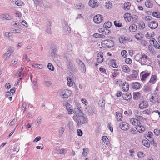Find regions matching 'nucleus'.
I'll return each mask as SVG.
<instances>
[{
  "label": "nucleus",
  "mask_w": 160,
  "mask_h": 160,
  "mask_svg": "<svg viewBox=\"0 0 160 160\" xmlns=\"http://www.w3.org/2000/svg\"><path fill=\"white\" fill-rule=\"evenodd\" d=\"M139 28L140 29H143L145 28V24L143 22H141L139 23Z\"/></svg>",
  "instance_id": "3c124183"
},
{
  "label": "nucleus",
  "mask_w": 160,
  "mask_h": 160,
  "mask_svg": "<svg viewBox=\"0 0 160 160\" xmlns=\"http://www.w3.org/2000/svg\"><path fill=\"white\" fill-rule=\"evenodd\" d=\"M97 111L96 108L94 106H92L91 108V114H96Z\"/></svg>",
  "instance_id": "79ce46f5"
},
{
  "label": "nucleus",
  "mask_w": 160,
  "mask_h": 160,
  "mask_svg": "<svg viewBox=\"0 0 160 160\" xmlns=\"http://www.w3.org/2000/svg\"><path fill=\"white\" fill-rule=\"evenodd\" d=\"M71 94V91L68 89H64L61 91L60 95L63 98H66L70 96Z\"/></svg>",
  "instance_id": "20e7f679"
},
{
  "label": "nucleus",
  "mask_w": 160,
  "mask_h": 160,
  "mask_svg": "<svg viewBox=\"0 0 160 160\" xmlns=\"http://www.w3.org/2000/svg\"><path fill=\"white\" fill-rule=\"evenodd\" d=\"M136 129L139 132H144L145 130V128L143 126L142 128H138V127H136Z\"/></svg>",
  "instance_id": "7c9ffc66"
},
{
  "label": "nucleus",
  "mask_w": 160,
  "mask_h": 160,
  "mask_svg": "<svg viewBox=\"0 0 160 160\" xmlns=\"http://www.w3.org/2000/svg\"><path fill=\"white\" fill-rule=\"evenodd\" d=\"M157 78V77L156 75L152 76L149 81V82L150 83H153L156 80Z\"/></svg>",
  "instance_id": "c85d7f7f"
},
{
  "label": "nucleus",
  "mask_w": 160,
  "mask_h": 160,
  "mask_svg": "<svg viewBox=\"0 0 160 160\" xmlns=\"http://www.w3.org/2000/svg\"><path fill=\"white\" fill-rule=\"evenodd\" d=\"M102 139L103 141L105 142V143H106V144H108V137L105 136H103L102 137Z\"/></svg>",
  "instance_id": "13d9d810"
},
{
  "label": "nucleus",
  "mask_w": 160,
  "mask_h": 160,
  "mask_svg": "<svg viewBox=\"0 0 160 160\" xmlns=\"http://www.w3.org/2000/svg\"><path fill=\"white\" fill-rule=\"evenodd\" d=\"M116 114L117 116V120L118 121H122V116L121 113L119 112H116Z\"/></svg>",
  "instance_id": "6ab92c4d"
},
{
  "label": "nucleus",
  "mask_w": 160,
  "mask_h": 160,
  "mask_svg": "<svg viewBox=\"0 0 160 160\" xmlns=\"http://www.w3.org/2000/svg\"><path fill=\"white\" fill-rule=\"evenodd\" d=\"M72 61H71L67 62V65L68 68L71 70H72L73 69V68Z\"/></svg>",
  "instance_id": "a878e982"
},
{
  "label": "nucleus",
  "mask_w": 160,
  "mask_h": 160,
  "mask_svg": "<svg viewBox=\"0 0 160 160\" xmlns=\"http://www.w3.org/2000/svg\"><path fill=\"white\" fill-rule=\"evenodd\" d=\"M98 6V4L97 0H91V7L93 8Z\"/></svg>",
  "instance_id": "393cba45"
},
{
  "label": "nucleus",
  "mask_w": 160,
  "mask_h": 160,
  "mask_svg": "<svg viewBox=\"0 0 160 160\" xmlns=\"http://www.w3.org/2000/svg\"><path fill=\"white\" fill-rule=\"evenodd\" d=\"M43 84L45 87H48L51 85L52 82L51 81L45 80L43 82Z\"/></svg>",
  "instance_id": "aec40b11"
},
{
  "label": "nucleus",
  "mask_w": 160,
  "mask_h": 160,
  "mask_svg": "<svg viewBox=\"0 0 160 160\" xmlns=\"http://www.w3.org/2000/svg\"><path fill=\"white\" fill-rule=\"evenodd\" d=\"M78 135V136H81L82 135V132L81 129H78L77 130Z\"/></svg>",
  "instance_id": "774afa93"
},
{
  "label": "nucleus",
  "mask_w": 160,
  "mask_h": 160,
  "mask_svg": "<svg viewBox=\"0 0 160 160\" xmlns=\"http://www.w3.org/2000/svg\"><path fill=\"white\" fill-rule=\"evenodd\" d=\"M12 31L13 33H19L20 32V30L19 29H13L12 30Z\"/></svg>",
  "instance_id": "338daca9"
},
{
  "label": "nucleus",
  "mask_w": 160,
  "mask_h": 160,
  "mask_svg": "<svg viewBox=\"0 0 160 160\" xmlns=\"http://www.w3.org/2000/svg\"><path fill=\"white\" fill-rule=\"evenodd\" d=\"M140 86V84L138 82H135L132 85V88L134 89H138Z\"/></svg>",
  "instance_id": "b1692460"
},
{
  "label": "nucleus",
  "mask_w": 160,
  "mask_h": 160,
  "mask_svg": "<svg viewBox=\"0 0 160 160\" xmlns=\"http://www.w3.org/2000/svg\"><path fill=\"white\" fill-rule=\"evenodd\" d=\"M114 72H112V75L113 77H115L118 74L117 72V71H121L120 70H118V69H114Z\"/></svg>",
  "instance_id": "8fccbe9b"
},
{
  "label": "nucleus",
  "mask_w": 160,
  "mask_h": 160,
  "mask_svg": "<svg viewBox=\"0 0 160 160\" xmlns=\"http://www.w3.org/2000/svg\"><path fill=\"white\" fill-rule=\"evenodd\" d=\"M83 116L84 117H83V118L80 117L78 119H79L78 122H79V121H81V122H82L80 124L79 123L78 121L75 122L77 123L78 126L79 127H80L82 124H85L88 122V119L85 115Z\"/></svg>",
  "instance_id": "423d86ee"
},
{
  "label": "nucleus",
  "mask_w": 160,
  "mask_h": 160,
  "mask_svg": "<svg viewBox=\"0 0 160 160\" xmlns=\"http://www.w3.org/2000/svg\"><path fill=\"white\" fill-rule=\"evenodd\" d=\"M66 107L67 110L68 111V114H71L74 112L73 109L72 105L68 103L66 104Z\"/></svg>",
  "instance_id": "9b49d317"
},
{
  "label": "nucleus",
  "mask_w": 160,
  "mask_h": 160,
  "mask_svg": "<svg viewBox=\"0 0 160 160\" xmlns=\"http://www.w3.org/2000/svg\"><path fill=\"white\" fill-rule=\"evenodd\" d=\"M77 63L79 65V68L82 72H85L86 71V67L84 63L79 59H76Z\"/></svg>",
  "instance_id": "39448f33"
},
{
  "label": "nucleus",
  "mask_w": 160,
  "mask_h": 160,
  "mask_svg": "<svg viewBox=\"0 0 160 160\" xmlns=\"http://www.w3.org/2000/svg\"><path fill=\"white\" fill-rule=\"evenodd\" d=\"M114 25L116 27L118 28H120L122 26V24L116 21H114Z\"/></svg>",
  "instance_id": "4d7b16f0"
},
{
  "label": "nucleus",
  "mask_w": 160,
  "mask_h": 160,
  "mask_svg": "<svg viewBox=\"0 0 160 160\" xmlns=\"http://www.w3.org/2000/svg\"><path fill=\"white\" fill-rule=\"evenodd\" d=\"M140 96V93L138 92L134 93L133 95V99L134 100H138L139 96Z\"/></svg>",
  "instance_id": "473e14b6"
},
{
  "label": "nucleus",
  "mask_w": 160,
  "mask_h": 160,
  "mask_svg": "<svg viewBox=\"0 0 160 160\" xmlns=\"http://www.w3.org/2000/svg\"><path fill=\"white\" fill-rule=\"evenodd\" d=\"M122 97L124 99L128 100L131 98L132 96L130 93L126 92L122 94Z\"/></svg>",
  "instance_id": "f8f14e48"
},
{
  "label": "nucleus",
  "mask_w": 160,
  "mask_h": 160,
  "mask_svg": "<svg viewBox=\"0 0 160 160\" xmlns=\"http://www.w3.org/2000/svg\"><path fill=\"white\" fill-rule=\"evenodd\" d=\"M10 17L9 15L8 14H3L1 17V18L3 20H9L8 18Z\"/></svg>",
  "instance_id": "f704fd0d"
},
{
  "label": "nucleus",
  "mask_w": 160,
  "mask_h": 160,
  "mask_svg": "<svg viewBox=\"0 0 160 160\" xmlns=\"http://www.w3.org/2000/svg\"><path fill=\"white\" fill-rule=\"evenodd\" d=\"M55 152L57 153L62 154H65L66 153V151L64 149H60L59 147H57L55 149Z\"/></svg>",
  "instance_id": "2eb2a0df"
},
{
  "label": "nucleus",
  "mask_w": 160,
  "mask_h": 160,
  "mask_svg": "<svg viewBox=\"0 0 160 160\" xmlns=\"http://www.w3.org/2000/svg\"><path fill=\"white\" fill-rule=\"evenodd\" d=\"M125 62L127 64H130L132 62V60L129 58H127L125 59Z\"/></svg>",
  "instance_id": "0e129e2a"
},
{
  "label": "nucleus",
  "mask_w": 160,
  "mask_h": 160,
  "mask_svg": "<svg viewBox=\"0 0 160 160\" xmlns=\"http://www.w3.org/2000/svg\"><path fill=\"white\" fill-rule=\"evenodd\" d=\"M145 6L148 8L152 7V4L150 2V1H146L145 3Z\"/></svg>",
  "instance_id": "603ef678"
},
{
  "label": "nucleus",
  "mask_w": 160,
  "mask_h": 160,
  "mask_svg": "<svg viewBox=\"0 0 160 160\" xmlns=\"http://www.w3.org/2000/svg\"><path fill=\"white\" fill-rule=\"evenodd\" d=\"M152 16L158 18H160V13L159 12H153L152 13Z\"/></svg>",
  "instance_id": "de8ad7c7"
},
{
  "label": "nucleus",
  "mask_w": 160,
  "mask_h": 160,
  "mask_svg": "<svg viewBox=\"0 0 160 160\" xmlns=\"http://www.w3.org/2000/svg\"><path fill=\"white\" fill-rule=\"evenodd\" d=\"M13 51L14 49L12 47H9L8 51L4 55V58L5 59V60L9 58Z\"/></svg>",
  "instance_id": "6e6552de"
},
{
  "label": "nucleus",
  "mask_w": 160,
  "mask_h": 160,
  "mask_svg": "<svg viewBox=\"0 0 160 160\" xmlns=\"http://www.w3.org/2000/svg\"><path fill=\"white\" fill-rule=\"evenodd\" d=\"M137 29V26L136 25L134 24L131 26L129 28V30L131 32H135Z\"/></svg>",
  "instance_id": "5701e85b"
},
{
  "label": "nucleus",
  "mask_w": 160,
  "mask_h": 160,
  "mask_svg": "<svg viewBox=\"0 0 160 160\" xmlns=\"http://www.w3.org/2000/svg\"><path fill=\"white\" fill-rule=\"evenodd\" d=\"M33 66L35 68L40 69L42 67V65L39 64H35V65H33Z\"/></svg>",
  "instance_id": "e2e57ef3"
},
{
  "label": "nucleus",
  "mask_w": 160,
  "mask_h": 160,
  "mask_svg": "<svg viewBox=\"0 0 160 160\" xmlns=\"http://www.w3.org/2000/svg\"><path fill=\"white\" fill-rule=\"evenodd\" d=\"M18 60L16 58L13 59L11 62V64L13 66L15 65L18 62Z\"/></svg>",
  "instance_id": "6e6d98bb"
},
{
  "label": "nucleus",
  "mask_w": 160,
  "mask_h": 160,
  "mask_svg": "<svg viewBox=\"0 0 160 160\" xmlns=\"http://www.w3.org/2000/svg\"><path fill=\"white\" fill-rule=\"evenodd\" d=\"M47 24L48 26H49L48 28H47L46 30V32L48 33H50L51 31V23L50 22H47Z\"/></svg>",
  "instance_id": "c03bdc74"
},
{
  "label": "nucleus",
  "mask_w": 160,
  "mask_h": 160,
  "mask_svg": "<svg viewBox=\"0 0 160 160\" xmlns=\"http://www.w3.org/2000/svg\"><path fill=\"white\" fill-rule=\"evenodd\" d=\"M150 74V73H147L144 74L142 75V77L141 78V80L142 81H144L146 79V78Z\"/></svg>",
  "instance_id": "a19ab883"
},
{
  "label": "nucleus",
  "mask_w": 160,
  "mask_h": 160,
  "mask_svg": "<svg viewBox=\"0 0 160 160\" xmlns=\"http://www.w3.org/2000/svg\"><path fill=\"white\" fill-rule=\"evenodd\" d=\"M139 107L142 109L146 108L148 106V103L146 101H142L139 104Z\"/></svg>",
  "instance_id": "4468645a"
},
{
  "label": "nucleus",
  "mask_w": 160,
  "mask_h": 160,
  "mask_svg": "<svg viewBox=\"0 0 160 160\" xmlns=\"http://www.w3.org/2000/svg\"><path fill=\"white\" fill-rule=\"evenodd\" d=\"M89 152V150L88 149L86 148H83L82 155L85 157L87 155V152Z\"/></svg>",
  "instance_id": "49530a36"
},
{
  "label": "nucleus",
  "mask_w": 160,
  "mask_h": 160,
  "mask_svg": "<svg viewBox=\"0 0 160 160\" xmlns=\"http://www.w3.org/2000/svg\"><path fill=\"white\" fill-rule=\"evenodd\" d=\"M104 36L103 35L99 33H94L93 37L95 38H102Z\"/></svg>",
  "instance_id": "c756f323"
},
{
  "label": "nucleus",
  "mask_w": 160,
  "mask_h": 160,
  "mask_svg": "<svg viewBox=\"0 0 160 160\" xmlns=\"http://www.w3.org/2000/svg\"><path fill=\"white\" fill-rule=\"evenodd\" d=\"M132 77L134 78H136L138 74L137 71L135 70H132Z\"/></svg>",
  "instance_id": "72a5a7b5"
},
{
  "label": "nucleus",
  "mask_w": 160,
  "mask_h": 160,
  "mask_svg": "<svg viewBox=\"0 0 160 160\" xmlns=\"http://www.w3.org/2000/svg\"><path fill=\"white\" fill-rule=\"evenodd\" d=\"M63 117L64 116L62 114H59L56 117V118L59 119H62L63 118Z\"/></svg>",
  "instance_id": "69168bd1"
},
{
  "label": "nucleus",
  "mask_w": 160,
  "mask_h": 160,
  "mask_svg": "<svg viewBox=\"0 0 160 160\" xmlns=\"http://www.w3.org/2000/svg\"><path fill=\"white\" fill-rule=\"evenodd\" d=\"M48 68L49 69L52 71H53L54 70L53 66L51 63H48Z\"/></svg>",
  "instance_id": "09e8293b"
},
{
  "label": "nucleus",
  "mask_w": 160,
  "mask_h": 160,
  "mask_svg": "<svg viewBox=\"0 0 160 160\" xmlns=\"http://www.w3.org/2000/svg\"><path fill=\"white\" fill-rule=\"evenodd\" d=\"M68 126L69 129L70 130H72L73 128V123L72 121H69L68 124Z\"/></svg>",
  "instance_id": "4c0bfd02"
},
{
  "label": "nucleus",
  "mask_w": 160,
  "mask_h": 160,
  "mask_svg": "<svg viewBox=\"0 0 160 160\" xmlns=\"http://www.w3.org/2000/svg\"><path fill=\"white\" fill-rule=\"evenodd\" d=\"M19 150V146L18 144H16L14 147L13 151L16 153L18 152Z\"/></svg>",
  "instance_id": "e433bc0d"
},
{
  "label": "nucleus",
  "mask_w": 160,
  "mask_h": 160,
  "mask_svg": "<svg viewBox=\"0 0 160 160\" xmlns=\"http://www.w3.org/2000/svg\"><path fill=\"white\" fill-rule=\"evenodd\" d=\"M103 20V17L102 15L98 14L93 18V21L96 23L99 24L102 22Z\"/></svg>",
  "instance_id": "0eeeda50"
},
{
  "label": "nucleus",
  "mask_w": 160,
  "mask_h": 160,
  "mask_svg": "<svg viewBox=\"0 0 160 160\" xmlns=\"http://www.w3.org/2000/svg\"><path fill=\"white\" fill-rule=\"evenodd\" d=\"M120 128L123 130H127L129 127V124L125 122H121L119 125Z\"/></svg>",
  "instance_id": "1a4fd4ad"
},
{
  "label": "nucleus",
  "mask_w": 160,
  "mask_h": 160,
  "mask_svg": "<svg viewBox=\"0 0 160 160\" xmlns=\"http://www.w3.org/2000/svg\"><path fill=\"white\" fill-rule=\"evenodd\" d=\"M129 39L127 37H121L120 39V41H121L123 42H126V41H129Z\"/></svg>",
  "instance_id": "2f4dec72"
},
{
  "label": "nucleus",
  "mask_w": 160,
  "mask_h": 160,
  "mask_svg": "<svg viewBox=\"0 0 160 160\" xmlns=\"http://www.w3.org/2000/svg\"><path fill=\"white\" fill-rule=\"evenodd\" d=\"M142 120H139V119L137 123V125L136 126V127H138V128H142V125L141 124V121Z\"/></svg>",
  "instance_id": "680f3d73"
},
{
  "label": "nucleus",
  "mask_w": 160,
  "mask_h": 160,
  "mask_svg": "<svg viewBox=\"0 0 160 160\" xmlns=\"http://www.w3.org/2000/svg\"><path fill=\"white\" fill-rule=\"evenodd\" d=\"M148 27L152 29H155L158 26V23L155 21H153L148 23Z\"/></svg>",
  "instance_id": "ddd939ff"
},
{
  "label": "nucleus",
  "mask_w": 160,
  "mask_h": 160,
  "mask_svg": "<svg viewBox=\"0 0 160 160\" xmlns=\"http://www.w3.org/2000/svg\"><path fill=\"white\" fill-rule=\"evenodd\" d=\"M127 15H128V16L125 17V20L126 22H129L131 19V15L130 14H128H128Z\"/></svg>",
  "instance_id": "58836bf2"
},
{
  "label": "nucleus",
  "mask_w": 160,
  "mask_h": 160,
  "mask_svg": "<svg viewBox=\"0 0 160 160\" xmlns=\"http://www.w3.org/2000/svg\"><path fill=\"white\" fill-rule=\"evenodd\" d=\"M114 42L111 40H105L101 42L102 47L105 48H111L114 45Z\"/></svg>",
  "instance_id": "7ed1b4c3"
},
{
  "label": "nucleus",
  "mask_w": 160,
  "mask_h": 160,
  "mask_svg": "<svg viewBox=\"0 0 160 160\" xmlns=\"http://www.w3.org/2000/svg\"><path fill=\"white\" fill-rule=\"evenodd\" d=\"M142 143L144 146L147 148L150 146L149 142L146 140H143L142 141Z\"/></svg>",
  "instance_id": "cd10ccee"
},
{
  "label": "nucleus",
  "mask_w": 160,
  "mask_h": 160,
  "mask_svg": "<svg viewBox=\"0 0 160 160\" xmlns=\"http://www.w3.org/2000/svg\"><path fill=\"white\" fill-rule=\"evenodd\" d=\"M122 71L125 72H128L130 71L129 67L126 65H124L122 66Z\"/></svg>",
  "instance_id": "4be33fe9"
},
{
  "label": "nucleus",
  "mask_w": 160,
  "mask_h": 160,
  "mask_svg": "<svg viewBox=\"0 0 160 160\" xmlns=\"http://www.w3.org/2000/svg\"><path fill=\"white\" fill-rule=\"evenodd\" d=\"M154 133L155 135L158 136L160 134V130L158 128L155 129L154 131Z\"/></svg>",
  "instance_id": "5fc2aeb1"
},
{
  "label": "nucleus",
  "mask_w": 160,
  "mask_h": 160,
  "mask_svg": "<svg viewBox=\"0 0 160 160\" xmlns=\"http://www.w3.org/2000/svg\"><path fill=\"white\" fill-rule=\"evenodd\" d=\"M135 37L137 39L140 40L141 38H142V35L140 33H137L135 35Z\"/></svg>",
  "instance_id": "37998d69"
},
{
  "label": "nucleus",
  "mask_w": 160,
  "mask_h": 160,
  "mask_svg": "<svg viewBox=\"0 0 160 160\" xmlns=\"http://www.w3.org/2000/svg\"><path fill=\"white\" fill-rule=\"evenodd\" d=\"M15 17H18L19 18H21L22 17V14L19 12H17L15 13Z\"/></svg>",
  "instance_id": "052dcab7"
},
{
  "label": "nucleus",
  "mask_w": 160,
  "mask_h": 160,
  "mask_svg": "<svg viewBox=\"0 0 160 160\" xmlns=\"http://www.w3.org/2000/svg\"><path fill=\"white\" fill-rule=\"evenodd\" d=\"M139 119L142 120L143 117L141 116H138L137 118H131L130 120V123L133 125L136 126Z\"/></svg>",
  "instance_id": "9d476101"
},
{
  "label": "nucleus",
  "mask_w": 160,
  "mask_h": 160,
  "mask_svg": "<svg viewBox=\"0 0 160 160\" xmlns=\"http://www.w3.org/2000/svg\"><path fill=\"white\" fill-rule=\"evenodd\" d=\"M139 55H140L139 60L141 64L149 66L150 64L149 62L150 61V58L143 52H141Z\"/></svg>",
  "instance_id": "f03ea898"
},
{
  "label": "nucleus",
  "mask_w": 160,
  "mask_h": 160,
  "mask_svg": "<svg viewBox=\"0 0 160 160\" xmlns=\"http://www.w3.org/2000/svg\"><path fill=\"white\" fill-rule=\"evenodd\" d=\"M97 60L99 63H102L103 61V54L98 53L97 56Z\"/></svg>",
  "instance_id": "dca6fc26"
},
{
  "label": "nucleus",
  "mask_w": 160,
  "mask_h": 160,
  "mask_svg": "<svg viewBox=\"0 0 160 160\" xmlns=\"http://www.w3.org/2000/svg\"><path fill=\"white\" fill-rule=\"evenodd\" d=\"M64 58L67 60V62L72 61V58L71 55L69 53H66L64 55Z\"/></svg>",
  "instance_id": "a211bd4d"
},
{
  "label": "nucleus",
  "mask_w": 160,
  "mask_h": 160,
  "mask_svg": "<svg viewBox=\"0 0 160 160\" xmlns=\"http://www.w3.org/2000/svg\"><path fill=\"white\" fill-rule=\"evenodd\" d=\"M84 6L81 3L77 4L76 5V8L77 9H79L82 8H83Z\"/></svg>",
  "instance_id": "ea45409f"
},
{
  "label": "nucleus",
  "mask_w": 160,
  "mask_h": 160,
  "mask_svg": "<svg viewBox=\"0 0 160 160\" xmlns=\"http://www.w3.org/2000/svg\"><path fill=\"white\" fill-rule=\"evenodd\" d=\"M122 89L124 92L128 91L129 89L128 83H127L126 82H124L122 86Z\"/></svg>",
  "instance_id": "f3484780"
},
{
  "label": "nucleus",
  "mask_w": 160,
  "mask_h": 160,
  "mask_svg": "<svg viewBox=\"0 0 160 160\" xmlns=\"http://www.w3.org/2000/svg\"><path fill=\"white\" fill-rule=\"evenodd\" d=\"M15 4L18 6H22L24 4L23 2L19 0H17L15 2Z\"/></svg>",
  "instance_id": "a18cd8bd"
},
{
  "label": "nucleus",
  "mask_w": 160,
  "mask_h": 160,
  "mask_svg": "<svg viewBox=\"0 0 160 160\" xmlns=\"http://www.w3.org/2000/svg\"><path fill=\"white\" fill-rule=\"evenodd\" d=\"M67 84L69 86H71L73 85V82L72 81L71 78H67Z\"/></svg>",
  "instance_id": "c9c22d12"
},
{
  "label": "nucleus",
  "mask_w": 160,
  "mask_h": 160,
  "mask_svg": "<svg viewBox=\"0 0 160 160\" xmlns=\"http://www.w3.org/2000/svg\"><path fill=\"white\" fill-rule=\"evenodd\" d=\"M131 6V3L128 2L124 3L123 6V9L127 11L130 9Z\"/></svg>",
  "instance_id": "412c9836"
},
{
  "label": "nucleus",
  "mask_w": 160,
  "mask_h": 160,
  "mask_svg": "<svg viewBox=\"0 0 160 160\" xmlns=\"http://www.w3.org/2000/svg\"><path fill=\"white\" fill-rule=\"evenodd\" d=\"M74 110L75 112L74 115L73 116V119L75 122L78 121L79 123V122H78L79 119L78 120V119L80 117L83 118L84 117L83 115H85V114L82 112L80 108H75ZM79 122L80 124L82 122L81 121H79Z\"/></svg>",
  "instance_id": "f257e3e1"
},
{
  "label": "nucleus",
  "mask_w": 160,
  "mask_h": 160,
  "mask_svg": "<svg viewBox=\"0 0 160 160\" xmlns=\"http://www.w3.org/2000/svg\"><path fill=\"white\" fill-rule=\"evenodd\" d=\"M121 54L122 56L124 58L127 57L128 53L125 50H122L121 52Z\"/></svg>",
  "instance_id": "864d4df0"
},
{
  "label": "nucleus",
  "mask_w": 160,
  "mask_h": 160,
  "mask_svg": "<svg viewBox=\"0 0 160 160\" xmlns=\"http://www.w3.org/2000/svg\"><path fill=\"white\" fill-rule=\"evenodd\" d=\"M105 104V101L102 98L98 102V104L101 107H104Z\"/></svg>",
  "instance_id": "bb28decb"
},
{
  "label": "nucleus",
  "mask_w": 160,
  "mask_h": 160,
  "mask_svg": "<svg viewBox=\"0 0 160 160\" xmlns=\"http://www.w3.org/2000/svg\"><path fill=\"white\" fill-rule=\"evenodd\" d=\"M36 6L38 5L39 3H41L42 0H33Z\"/></svg>",
  "instance_id": "bf43d9fd"
}]
</instances>
